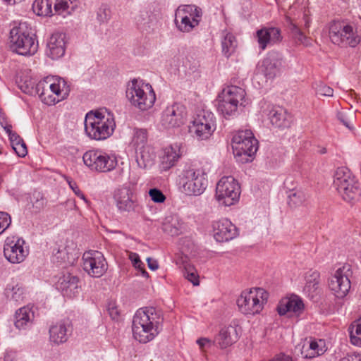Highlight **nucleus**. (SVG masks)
Returning <instances> with one entry per match:
<instances>
[{
	"label": "nucleus",
	"mask_w": 361,
	"mask_h": 361,
	"mask_svg": "<svg viewBox=\"0 0 361 361\" xmlns=\"http://www.w3.org/2000/svg\"><path fill=\"white\" fill-rule=\"evenodd\" d=\"M163 322L161 310L154 307L139 309L133 319V337L142 343L152 341L162 330Z\"/></svg>",
	"instance_id": "f257e3e1"
},
{
	"label": "nucleus",
	"mask_w": 361,
	"mask_h": 361,
	"mask_svg": "<svg viewBox=\"0 0 361 361\" xmlns=\"http://www.w3.org/2000/svg\"><path fill=\"white\" fill-rule=\"evenodd\" d=\"M116 123L113 114L106 109L89 111L85 118V131L92 140H104L114 133Z\"/></svg>",
	"instance_id": "f03ea898"
},
{
	"label": "nucleus",
	"mask_w": 361,
	"mask_h": 361,
	"mask_svg": "<svg viewBox=\"0 0 361 361\" xmlns=\"http://www.w3.org/2000/svg\"><path fill=\"white\" fill-rule=\"evenodd\" d=\"M10 43L11 49L20 55L34 54L38 48L35 35L26 23H20L11 30Z\"/></svg>",
	"instance_id": "7ed1b4c3"
},
{
	"label": "nucleus",
	"mask_w": 361,
	"mask_h": 361,
	"mask_svg": "<svg viewBox=\"0 0 361 361\" xmlns=\"http://www.w3.org/2000/svg\"><path fill=\"white\" fill-rule=\"evenodd\" d=\"M333 185L342 198L348 202L357 201L361 195L357 181L346 167H338L336 170Z\"/></svg>",
	"instance_id": "20e7f679"
},
{
	"label": "nucleus",
	"mask_w": 361,
	"mask_h": 361,
	"mask_svg": "<svg viewBox=\"0 0 361 361\" xmlns=\"http://www.w3.org/2000/svg\"><path fill=\"white\" fill-rule=\"evenodd\" d=\"M329 37L331 42L342 47H355L361 42V36L353 24L340 21H332L329 27Z\"/></svg>",
	"instance_id": "39448f33"
},
{
	"label": "nucleus",
	"mask_w": 361,
	"mask_h": 361,
	"mask_svg": "<svg viewBox=\"0 0 361 361\" xmlns=\"http://www.w3.org/2000/svg\"><path fill=\"white\" fill-rule=\"evenodd\" d=\"M268 293L262 288L243 290L237 299L239 310L244 314H259L268 299Z\"/></svg>",
	"instance_id": "423d86ee"
},
{
	"label": "nucleus",
	"mask_w": 361,
	"mask_h": 361,
	"mask_svg": "<svg viewBox=\"0 0 361 361\" xmlns=\"http://www.w3.org/2000/svg\"><path fill=\"white\" fill-rule=\"evenodd\" d=\"M180 183L185 195L199 196L207 187V175L203 169L189 167L183 171Z\"/></svg>",
	"instance_id": "0eeeda50"
},
{
	"label": "nucleus",
	"mask_w": 361,
	"mask_h": 361,
	"mask_svg": "<svg viewBox=\"0 0 361 361\" xmlns=\"http://www.w3.org/2000/svg\"><path fill=\"white\" fill-rule=\"evenodd\" d=\"M83 162L90 170L99 173H108L118 165L117 156L101 150H89L82 156Z\"/></svg>",
	"instance_id": "6e6552de"
},
{
	"label": "nucleus",
	"mask_w": 361,
	"mask_h": 361,
	"mask_svg": "<svg viewBox=\"0 0 361 361\" xmlns=\"http://www.w3.org/2000/svg\"><path fill=\"white\" fill-rule=\"evenodd\" d=\"M216 118L209 109L197 110L190 130L198 140H207L216 130Z\"/></svg>",
	"instance_id": "1a4fd4ad"
},
{
	"label": "nucleus",
	"mask_w": 361,
	"mask_h": 361,
	"mask_svg": "<svg viewBox=\"0 0 361 361\" xmlns=\"http://www.w3.org/2000/svg\"><path fill=\"white\" fill-rule=\"evenodd\" d=\"M232 149L235 157L245 156V160L254 155L258 148V141L250 130H239L232 138Z\"/></svg>",
	"instance_id": "9d476101"
},
{
	"label": "nucleus",
	"mask_w": 361,
	"mask_h": 361,
	"mask_svg": "<svg viewBox=\"0 0 361 361\" xmlns=\"http://www.w3.org/2000/svg\"><path fill=\"white\" fill-rule=\"evenodd\" d=\"M147 132L142 128H135L131 143L135 149L136 161L139 167L145 169L150 166L154 155L147 145Z\"/></svg>",
	"instance_id": "9b49d317"
},
{
	"label": "nucleus",
	"mask_w": 361,
	"mask_h": 361,
	"mask_svg": "<svg viewBox=\"0 0 361 361\" xmlns=\"http://www.w3.org/2000/svg\"><path fill=\"white\" fill-rule=\"evenodd\" d=\"M240 195V187L232 176H224L216 184L215 197L221 204H234L238 202Z\"/></svg>",
	"instance_id": "f8f14e48"
},
{
	"label": "nucleus",
	"mask_w": 361,
	"mask_h": 361,
	"mask_svg": "<svg viewBox=\"0 0 361 361\" xmlns=\"http://www.w3.org/2000/svg\"><path fill=\"white\" fill-rule=\"evenodd\" d=\"M82 262L84 271L92 277H101L108 269L104 255L97 250L85 252L82 255Z\"/></svg>",
	"instance_id": "ddd939ff"
},
{
	"label": "nucleus",
	"mask_w": 361,
	"mask_h": 361,
	"mask_svg": "<svg viewBox=\"0 0 361 361\" xmlns=\"http://www.w3.org/2000/svg\"><path fill=\"white\" fill-rule=\"evenodd\" d=\"M349 277L350 266L344 265L338 268L329 279V287L336 298H343L348 293L351 286Z\"/></svg>",
	"instance_id": "4468645a"
},
{
	"label": "nucleus",
	"mask_w": 361,
	"mask_h": 361,
	"mask_svg": "<svg viewBox=\"0 0 361 361\" xmlns=\"http://www.w3.org/2000/svg\"><path fill=\"white\" fill-rule=\"evenodd\" d=\"M187 111L184 105L174 103L161 114V123L166 128H178L186 121Z\"/></svg>",
	"instance_id": "2eb2a0df"
},
{
	"label": "nucleus",
	"mask_w": 361,
	"mask_h": 361,
	"mask_svg": "<svg viewBox=\"0 0 361 361\" xmlns=\"http://www.w3.org/2000/svg\"><path fill=\"white\" fill-rule=\"evenodd\" d=\"M25 241L23 238L8 237L4 246V255L6 259L12 264H18L23 262L28 255V250L23 245Z\"/></svg>",
	"instance_id": "dca6fc26"
},
{
	"label": "nucleus",
	"mask_w": 361,
	"mask_h": 361,
	"mask_svg": "<svg viewBox=\"0 0 361 361\" xmlns=\"http://www.w3.org/2000/svg\"><path fill=\"white\" fill-rule=\"evenodd\" d=\"M245 92H221L218 96V110L225 118L236 112L239 99L243 100Z\"/></svg>",
	"instance_id": "f3484780"
},
{
	"label": "nucleus",
	"mask_w": 361,
	"mask_h": 361,
	"mask_svg": "<svg viewBox=\"0 0 361 361\" xmlns=\"http://www.w3.org/2000/svg\"><path fill=\"white\" fill-rule=\"evenodd\" d=\"M212 228L214 238L217 242H227L238 235L236 226L228 219L214 221Z\"/></svg>",
	"instance_id": "a211bd4d"
},
{
	"label": "nucleus",
	"mask_w": 361,
	"mask_h": 361,
	"mask_svg": "<svg viewBox=\"0 0 361 361\" xmlns=\"http://www.w3.org/2000/svg\"><path fill=\"white\" fill-rule=\"evenodd\" d=\"M114 199L120 212H130L136 207L135 199L129 187H122L114 191Z\"/></svg>",
	"instance_id": "6ab92c4d"
},
{
	"label": "nucleus",
	"mask_w": 361,
	"mask_h": 361,
	"mask_svg": "<svg viewBox=\"0 0 361 361\" xmlns=\"http://www.w3.org/2000/svg\"><path fill=\"white\" fill-rule=\"evenodd\" d=\"M73 331L71 321L65 318L51 326L49 329L50 341L55 344H61L67 341Z\"/></svg>",
	"instance_id": "aec40b11"
},
{
	"label": "nucleus",
	"mask_w": 361,
	"mask_h": 361,
	"mask_svg": "<svg viewBox=\"0 0 361 361\" xmlns=\"http://www.w3.org/2000/svg\"><path fill=\"white\" fill-rule=\"evenodd\" d=\"M304 308L305 305L302 299L297 295H293L290 298L281 299L276 310L281 316L288 313L290 316L294 314L299 317L303 312Z\"/></svg>",
	"instance_id": "412c9836"
},
{
	"label": "nucleus",
	"mask_w": 361,
	"mask_h": 361,
	"mask_svg": "<svg viewBox=\"0 0 361 361\" xmlns=\"http://www.w3.org/2000/svg\"><path fill=\"white\" fill-rule=\"evenodd\" d=\"M256 35L260 50H264L269 45L279 43L282 40L281 30L275 27L258 30Z\"/></svg>",
	"instance_id": "4be33fe9"
},
{
	"label": "nucleus",
	"mask_w": 361,
	"mask_h": 361,
	"mask_svg": "<svg viewBox=\"0 0 361 361\" xmlns=\"http://www.w3.org/2000/svg\"><path fill=\"white\" fill-rule=\"evenodd\" d=\"M130 103L141 111L151 108L155 100V92H126Z\"/></svg>",
	"instance_id": "5701e85b"
},
{
	"label": "nucleus",
	"mask_w": 361,
	"mask_h": 361,
	"mask_svg": "<svg viewBox=\"0 0 361 361\" xmlns=\"http://www.w3.org/2000/svg\"><path fill=\"white\" fill-rule=\"evenodd\" d=\"M65 35L55 32L51 35L47 42V54L52 59L62 57L66 51Z\"/></svg>",
	"instance_id": "b1692460"
},
{
	"label": "nucleus",
	"mask_w": 361,
	"mask_h": 361,
	"mask_svg": "<svg viewBox=\"0 0 361 361\" xmlns=\"http://www.w3.org/2000/svg\"><path fill=\"white\" fill-rule=\"evenodd\" d=\"M71 85L58 75L44 77L35 85V90H70Z\"/></svg>",
	"instance_id": "393cba45"
},
{
	"label": "nucleus",
	"mask_w": 361,
	"mask_h": 361,
	"mask_svg": "<svg viewBox=\"0 0 361 361\" xmlns=\"http://www.w3.org/2000/svg\"><path fill=\"white\" fill-rule=\"evenodd\" d=\"M269 118L273 126L278 128H288L290 126L293 118L288 111L281 106H274L269 111Z\"/></svg>",
	"instance_id": "a878e982"
},
{
	"label": "nucleus",
	"mask_w": 361,
	"mask_h": 361,
	"mask_svg": "<svg viewBox=\"0 0 361 361\" xmlns=\"http://www.w3.org/2000/svg\"><path fill=\"white\" fill-rule=\"evenodd\" d=\"M237 327L229 325L221 329L216 336L214 343L219 348L224 349L231 346L238 339Z\"/></svg>",
	"instance_id": "bb28decb"
},
{
	"label": "nucleus",
	"mask_w": 361,
	"mask_h": 361,
	"mask_svg": "<svg viewBox=\"0 0 361 361\" xmlns=\"http://www.w3.org/2000/svg\"><path fill=\"white\" fill-rule=\"evenodd\" d=\"M79 279L70 274L63 275L57 283V289L63 296L73 298L78 293Z\"/></svg>",
	"instance_id": "cd10ccee"
},
{
	"label": "nucleus",
	"mask_w": 361,
	"mask_h": 361,
	"mask_svg": "<svg viewBox=\"0 0 361 361\" xmlns=\"http://www.w3.org/2000/svg\"><path fill=\"white\" fill-rule=\"evenodd\" d=\"M283 60L277 52H271L263 60L265 75L269 78H273L279 74L282 68Z\"/></svg>",
	"instance_id": "c85d7f7f"
},
{
	"label": "nucleus",
	"mask_w": 361,
	"mask_h": 361,
	"mask_svg": "<svg viewBox=\"0 0 361 361\" xmlns=\"http://www.w3.org/2000/svg\"><path fill=\"white\" fill-rule=\"evenodd\" d=\"M180 147L179 145L174 144L164 149L161 157V165L163 169L168 170L173 166L180 157Z\"/></svg>",
	"instance_id": "c756f323"
},
{
	"label": "nucleus",
	"mask_w": 361,
	"mask_h": 361,
	"mask_svg": "<svg viewBox=\"0 0 361 361\" xmlns=\"http://www.w3.org/2000/svg\"><path fill=\"white\" fill-rule=\"evenodd\" d=\"M34 319V312L27 307L20 308L16 312L15 326L18 329H24L31 325Z\"/></svg>",
	"instance_id": "7c9ffc66"
},
{
	"label": "nucleus",
	"mask_w": 361,
	"mask_h": 361,
	"mask_svg": "<svg viewBox=\"0 0 361 361\" xmlns=\"http://www.w3.org/2000/svg\"><path fill=\"white\" fill-rule=\"evenodd\" d=\"M54 14H71L78 7V0H52Z\"/></svg>",
	"instance_id": "2f4dec72"
},
{
	"label": "nucleus",
	"mask_w": 361,
	"mask_h": 361,
	"mask_svg": "<svg viewBox=\"0 0 361 361\" xmlns=\"http://www.w3.org/2000/svg\"><path fill=\"white\" fill-rule=\"evenodd\" d=\"M288 28L290 37L295 45L305 47L311 45V39L307 37L295 23L290 22Z\"/></svg>",
	"instance_id": "473e14b6"
},
{
	"label": "nucleus",
	"mask_w": 361,
	"mask_h": 361,
	"mask_svg": "<svg viewBox=\"0 0 361 361\" xmlns=\"http://www.w3.org/2000/svg\"><path fill=\"white\" fill-rule=\"evenodd\" d=\"M68 95L69 92H41L38 96L44 104L51 106L67 99Z\"/></svg>",
	"instance_id": "72a5a7b5"
},
{
	"label": "nucleus",
	"mask_w": 361,
	"mask_h": 361,
	"mask_svg": "<svg viewBox=\"0 0 361 361\" xmlns=\"http://www.w3.org/2000/svg\"><path fill=\"white\" fill-rule=\"evenodd\" d=\"M52 0H35L32 4V10L40 16H52L54 14Z\"/></svg>",
	"instance_id": "f704fd0d"
},
{
	"label": "nucleus",
	"mask_w": 361,
	"mask_h": 361,
	"mask_svg": "<svg viewBox=\"0 0 361 361\" xmlns=\"http://www.w3.org/2000/svg\"><path fill=\"white\" fill-rule=\"evenodd\" d=\"M175 13L180 16H187L186 17L190 20H197L200 23L202 11V9L195 5H180L176 10Z\"/></svg>",
	"instance_id": "c9c22d12"
},
{
	"label": "nucleus",
	"mask_w": 361,
	"mask_h": 361,
	"mask_svg": "<svg viewBox=\"0 0 361 361\" xmlns=\"http://www.w3.org/2000/svg\"><path fill=\"white\" fill-rule=\"evenodd\" d=\"M162 228L164 233L171 236L178 235L183 228V223L178 216H172L164 223Z\"/></svg>",
	"instance_id": "e433bc0d"
},
{
	"label": "nucleus",
	"mask_w": 361,
	"mask_h": 361,
	"mask_svg": "<svg viewBox=\"0 0 361 361\" xmlns=\"http://www.w3.org/2000/svg\"><path fill=\"white\" fill-rule=\"evenodd\" d=\"M187 16H180L175 13L174 23L178 30L183 32H191L200 23L197 20H190L186 17Z\"/></svg>",
	"instance_id": "4c0bfd02"
},
{
	"label": "nucleus",
	"mask_w": 361,
	"mask_h": 361,
	"mask_svg": "<svg viewBox=\"0 0 361 361\" xmlns=\"http://www.w3.org/2000/svg\"><path fill=\"white\" fill-rule=\"evenodd\" d=\"M221 47L223 54L226 58H229L235 51L237 47V42L235 36L231 33H227L221 42Z\"/></svg>",
	"instance_id": "58836bf2"
},
{
	"label": "nucleus",
	"mask_w": 361,
	"mask_h": 361,
	"mask_svg": "<svg viewBox=\"0 0 361 361\" xmlns=\"http://www.w3.org/2000/svg\"><path fill=\"white\" fill-rule=\"evenodd\" d=\"M306 194L302 190H292L288 195V204L291 208L302 205L307 200Z\"/></svg>",
	"instance_id": "ea45409f"
},
{
	"label": "nucleus",
	"mask_w": 361,
	"mask_h": 361,
	"mask_svg": "<svg viewBox=\"0 0 361 361\" xmlns=\"http://www.w3.org/2000/svg\"><path fill=\"white\" fill-rule=\"evenodd\" d=\"M351 343L361 345V317L355 321L348 329Z\"/></svg>",
	"instance_id": "a19ab883"
},
{
	"label": "nucleus",
	"mask_w": 361,
	"mask_h": 361,
	"mask_svg": "<svg viewBox=\"0 0 361 361\" xmlns=\"http://www.w3.org/2000/svg\"><path fill=\"white\" fill-rule=\"evenodd\" d=\"M6 297L16 302L23 301L24 298V290L18 284L16 286L8 285L6 288Z\"/></svg>",
	"instance_id": "79ce46f5"
},
{
	"label": "nucleus",
	"mask_w": 361,
	"mask_h": 361,
	"mask_svg": "<svg viewBox=\"0 0 361 361\" xmlns=\"http://www.w3.org/2000/svg\"><path fill=\"white\" fill-rule=\"evenodd\" d=\"M324 347V343L322 340H319V342L315 341H311L309 344L308 353L305 354L304 356L307 358H312L322 355L326 351Z\"/></svg>",
	"instance_id": "37998d69"
},
{
	"label": "nucleus",
	"mask_w": 361,
	"mask_h": 361,
	"mask_svg": "<svg viewBox=\"0 0 361 361\" xmlns=\"http://www.w3.org/2000/svg\"><path fill=\"white\" fill-rule=\"evenodd\" d=\"M33 212L39 213L46 207L47 201L40 192L35 191L31 197Z\"/></svg>",
	"instance_id": "c03bdc74"
},
{
	"label": "nucleus",
	"mask_w": 361,
	"mask_h": 361,
	"mask_svg": "<svg viewBox=\"0 0 361 361\" xmlns=\"http://www.w3.org/2000/svg\"><path fill=\"white\" fill-rule=\"evenodd\" d=\"M153 90L152 85L144 80L137 78L130 80L126 85V90Z\"/></svg>",
	"instance_id": "a18cd8bd"
},
{
	"label": "nucleus",
	"mask_w": 361,
	"mask_h": 361,
	"mask_svg": "<svg viewBox=\"0 0 361 361\" xmlns=\"http://www.w3.org/2000/svg\"><path fill=\"white\" fill-rule=\"evenodd\" d=\"M74 249L68 247H59L55 255L57 259H61L63 262L71 263L75 260V255L73 253Z\"/></svg>",
	"instance_id": "49530a36"
},
{
	"label": "nucleus",
	"mask_w": 361,
	"mask_h": 361,
	"mask_svg": "<svg viewBox=\"0 0 361 361\" xmlns=\"http://www.w3.org/2000/svg\"><path fill=\"white\" fill-rule=\"evenodd\" d=\"M135 22L137 27L142 30H147L150 27V17L147 11H141L135 17Z\"/></svg>",
	"instance_id": "de8ad7c7"
},
{
	"label": "nucleus",
	"mask_w": 361,
	"mask_h": 361,
	"mask_svg": "<svg viewBox=\"0 0 361 361\" xmlns=\"http://www.w3.org/2000/svg\"><path fill=\"white\" fill-rule=\"evenodd\" d=\"M111 18V10L106 4H102L97 11V20L100 24L107 23Z\"/></svg>",
	"instance_id": "09e8293b"
},
{
	"label": "nucleus",
	"mask_w": 361,
	"mask_h": 361,
	"mask_svg": "<svg viewBox=\"0 0 361 361\" xmlns=\"http://www.w3.org/2000/svg\"><path fill=\"white\" fill-rule=\"evenodd\" d=\"M183 275L185 278L190 281L194 286L199 285L198 276L193 267H185Z\"/></svg>",
	"instance_id": "8fccbe9b"
},
{
	"label": "nucleus",
	"mask_w": 361,
	"mask_h": 361,
	"mask_svg": "<svg viewBox=\"0 0 361 361\" xmlns=\"http://www.w3.org/2000/svg\"><path fill=\"white\" fill-rule=\"evenodd\" d=\"M11 224V216L5 212H0V234H1Z\"/></svg>",
	"instance_id": "3c124183"
},
{
	"label": "nucleus",
	"mask_w": 361,
	"mask_h": 361,
	"mask_svg": "<svg viewBox=\"0 0 361 361\" xmlns=\"http://www.w3.org/2000/svg\"><path fill=\"white\" fill-rule=\"evenodd\" d=\"M151 200L157 203H162L165 201L166 197L163 192L157 188H152L149 191Z\"/></svg>",
	"instance_id": "603ef678"
},
{
	"label": "nucleus",
	"mask_w": 361,
	"mask_h": 361,
	"mask_svg": "<svg viewBox=\"0 0 361 361\" xmlns=\"http://www.w3.org/2000/svg\"><path fill=\"white\" fill-rule=\"evenodd\" d=\"M12 148L20 157H24L27 154V147L23 140H20L19 142L16 143L12 146Z\"/></svg>",
	"instance_id": "864d4df0"
},
{
	"label": "nucleus",
	"mask_w": 361,
	"mask_h": 361,
	"mask_svg": "<svg viewBox=\"0 0 361 361\" xmlns=\"http://www.w3.org/2000/svg\"><path fill=\"white\" fill-rule=\"evenodd\" d=\"M68 185L70 188L72 189L73 192L77 195L78 197H80L81 200L84 201V202L87 205L90 206V201L86 198L85 195L82 193V192L80 190L76 183L73 182L72 180L68 181Z\"/></svg>",
	"instance_id": "5fc2aeb1"
},
{
	"label": "nucleus",
	"mask_w": 361,
	"mask_h": 361,
	"mask_svg": "<svg viewBox=\"0 0 361 361\" xmlns=\"http://www.w3.org/2000/svg\"><path fill=\"white\" fill-rule=\"evenodd\" d=\"M107 310L112 319H118L119 316V312L117 307L114 304L109 303L107 307Z\"/></svg>",
	"instance_id": "6e6d98bb"
},
{
	"label": "nucleus",
	"mask_w": 361,
	"mask_h": 361,
	"mask_svg": "<svg viewBox=\"0 0 361 361\" xmlns=\"http://www.w3.org/2000/svg\"><path fill=\"white\" fill-rule=\"evenodd\" d=\"M130 259L131 260L133 266L137 269L143 266V263L141 262L139 255L137 253H130Z\"/></svg>",
	"instance_id": "4d7b16f0"
},
{
	"label": "nucleus",
	"mask_w": 361,
	"mask_h": 361,
	"mask_svg": "<svg viewBox=\"0 0 361 361\" xmlns=\"http://www.w3.org/2000/svg\"><path fill=\"white\" fill-rule=\"evenodd\" d=\"M319 283V282H317L316 281L314 282H306L305 290L309 293H314L318 289Z\"/></svg>",
	"instance_id": "13d9d810"
},
{
	"label": "nucleus",
	"mask_w": 361,
	"mask_h": 361,
	"mask_svg": "<svg viewBox=\"0 0 361 361\" xmlns=\"http://www.w3.org/2000/svg\"><path fill=\"white\" fill-rule=\"evenodd\" d=\"M319 273L317 271H312L309 274H307L305 279H306V282H310V281H312V282H314L315 281L317 282H319Z\"/></svg>",
	"instance_id": "bf43d9fd"
},
{
	"label": "nucleus",
	"mask_w": 361,
	"mask_h": 361,
	"mask_svg": "<svg viewBox=\"0 0 361 361\" xmlns=\"http://www.w3.org/2000/svg\"><path fill=\"white\" fill-rule=\"evenodd\" d=\"M339 361H361L360 354L348 355L346 357L341 358Z\"/></svg>",
	"instance_id": "052dcab7"
},
{
	"label": "nucleus",
	"mask_w": 361,
	"mask_h": 361,
	"mask_svg": "<svg viewBox=\"0 0 361 361\" xmlns=\"http://www.w3.org/2000/svg\"><path fill=\"white\" fill-rule=\"evenodd\" d=\"M337 118L345 126H346L349 129H351L350 122H349V121H348V119L346 118V117L343 113H342V112L338 113Z\"/></svg>",
	"instance_id": "680f3d73"
},
{
	"label": "nucleus",
	"mask_w": 361,
	"mask_h": 361,
	"mask_svg": "<svg viewBox=\"0 0 361 361\" xmlns=\"http://www.w3.org/2000/svg\"><path fill=\"white\" fill-rule=\"evenodd\" d=\"M197 343L199 345L200 348H203L207 345H210L212 343V341L207 338H200L197 340Z\"/></svg>",
	"instance_id": "e2e57ef3"
},
{
	"label": "nucleus",
	"mask_w": 361,
	"mask_h": 361,
	"mask_svg": "<svg viewBox=\"0 0 361 361\" xmlns=\"http://www.w3.org/2000/svg\"><path fill=\"white\" fill-rule=\"evenodd\" d=\"M9 140L11 142V146L14 145L16 143L20 142L23 139L16 133H12L9 137Z\"/></svg>",
	"instance_id": "0e129e2a"
},
{
	"label": "nucleus",
	"mask_w": 361,
	"mask_h": 361,
	"mask_svg": "<svg viewBox=\"0 0 361 361\" xmlns=\"http://www.w3.org/2000/svg\"><path fill=\"white\" fill-rule=\"evenodd\" d=\"M147 261L148 267L151 270L155 271L158 269L159 265H158V262L156 260H153L151 258L148 257L147 259Z\"/></svg>",
	"instance_id": "69168bd1"
},
{
	"label": "nucleus",
	"mask_w": 361,
	"mask_h": 361,
	"mask_svg": "<svg viewBox=\"0 0 361 361\" xmlns=\"http://www.w3.org/2000/svg\"><path fill=\"white\" fill-rule=\"evenodd\" d=\"M6 133L8 134V137L13 133L14 132L12 130V126L9 123H6L4 126L2 127Z\"/></svg>",
	"instance_id": "338daca9"
},
{
	"label": "nucleus",
	"mask_w": 361,
	"mask_h": 361,
	"mask_svg": "<svg viewBox=\"0 0 361 361\" xmlns=\"http://www.w3.org/2000/svg\"><path fill=\"white\" fill-rule=\"evenodd\" d=\"M66 204L71 209H76L77 206L75 204V201L74 200H68L66 201Z\"/></svg>",
	"instance_id": "774afa93"
}]
</instances>
